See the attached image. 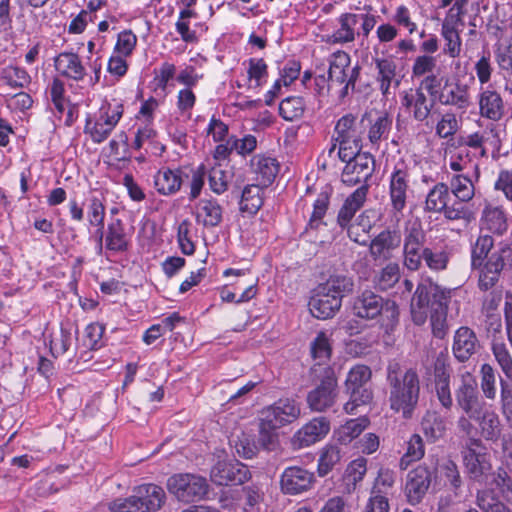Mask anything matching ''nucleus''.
<instances>
[{"label":"nucleus","instance_id":"obj_15","mask_svg":"<svg viewBox=\"0 0 512 512\" xmlns=\"http://www.w3.org/2000/svg\"><path fill=\"white\" fill-rule=\"evenodd\" d=\"M373 164V157L369 153H361L345 165L342 182L348 186L359 185L355 192H360L364 188V183L372 174Z\"/></svg>","mask_w":512,"mask_h":512},{"label":"nucleus","instance_id":"obj_6","mask_svg":"<svg viewBox=\"0 0 512 512\" xmlns=\"http://www.w3.org/2000/svg\"><path fill=\"white\" fill-rule=\"evenodd\" d=\"M166 488L177 501L184 504L201 501L209 492L207 479L194 473H177L170 476Z\"/></svg>","mask_w":512,"mask_h":512},{"label":"nucleus","instance_id":"obj_60","mask_svg":"<svg viewBox=\"0 0 512 512\" xmlns=\"http://www.w3.org/2000/svg\"><path fill=\"white\" fill-rule=\"evenodd\" d=\"M371 370L366 365H356L353 367L347 376L345 385L346 389L363 387L371 378Z\"/></svg>","mask_w":512,"mask_h":512},{"label":"nucleus","instance_id":"obj_4","mask_svg":"<svg viewBox=\"0 0 512 512\" xmlns=\"http://www.w3.org/2000/svg\"><path fill=\"white\" fill-rule=\"evenodd\" d=\"M124 113L122 100H105L98 111L86 118L84 132L94 143L104 142L115 129Z\"/></svg>","mask_w":512,"mask_h":512},{"label":"nucleus","instance_id":"obj_56","mask_svg":"<svg viewBox=\"0 0 512 512\" xmlns=\"http://www.w3.org/2000/svg\"><path fill=\"white\" fill-rule=\"evenodd\" d=\"M391 128V120L385 114L380 115L371 124L368 131V138L371 144L378 145L381 139L386 138Z\"/></svg>","mask_w":512,"mask_h":512},{"label":"nucleus","instance_id":"obj_1","mask_svg":"<svg viewBox=\"0 0 512 512\" xmlns=\"http://www.w3.org/2000/svg\"><path fill=\"white\" fill-rule=\"evenodd\" d=\"M389 407L405 419H410L418 405L420 380L415 369L409 368L399 372L398 364L388 367Z\"/></svg>","mask_w":512,"mask_h":512},{"label":"nucleus","instance_id":"obj_9","mask_svg":"<svg viewBox=\"0 0 512 512\" xmlns=\"http://www.w3.org/2000/svg\"><path fill=\"white\" fill-rule=\"evenodd\" d=\"M457 407L468 418H479V413L487 408L478 391L477 381L470 372L461 374L460 383L455 389Z\"/></svg>","mask_w":512,"mask_h":512},{"label":"nucleus","instance_id":"obj_40","mask_svg":"<svg viewBox=\"0 0 512 512\" xmlns=\"http://www.w3.org/2000/svg\"><path fill=\"white\" fill-rule=\"evenodd\" d=\"M311 356L316 365H325L332 353L329 338L324 332H319L310 344Z\"/></svg>","mask_w":512,"mask_h":512},{"label":"nucleus","instance_id":"obj_7","mask_svg":"<svg viewBox=\"0 0 512 512\" xmlns=\"http://www.w3.org/2000/svg\"><path fill=\"white\" fill-rule=\"evenodd\" d=\"M205 179L203 165L189 172L183 170L161 169L154 177L157 192H177L180 188H190V192H200Z\"/></svg>","mask_w":512,"mask_h":512},{"label":"nucleus","instance_id":"obj_18","mask_svg":"<svg viewBox=\"0 0 512 512\" xmlns=\"http://www.w3.org/2000/svg\"><path fill=\"white\" fill-rule=\"evenodd\" d=\"M460 201H456L458 194H427L426 209L433 212L444 211L449 219H458L463 213V202L469 201L470 194H463Z\"/></svg>","mask_w":512,"mask_h":512},{"label":"nucleus","instance_id":"obj_49","mask_svg":"<svg viewBox=\"0 0 512 512\" xmlns=\"http://www.w3.org/2000/svg\"><path fill=\"white\" fill-rule=\"evenodd\" d=\"M483 225L493 233L502 234L507 228L503 211L499 208H486L483 216Z\"/></svg>","mask_w":512,"mask_h":512},{"label":"nucleus","instance_id":"obj_45","mask_svg":"<svg viewBox=\"0 0 512 512\" xmlns=\"http://www.w3.org/2000/svg\"><path fill=\"white\" fill-rule=\"evenodd\" d=\"M138 43L137 35L130 29H125L117 34L113 52L130 58Z\"/></svg>","mask_w":512,"mask_h":512},{"label":"nucleus","instance_id":"obj_46","mask_svg":"<svg viewBox=\"0 0 512 512\" xmlns=\"http://www.w3.org/2000/svg\"><path fill=\"white\" fill-rule=\"evenodd\" d=\"M425 454L424 442L419 434H413L407 442V450L400 460V468L406 469L411 462L420 460Z\"/></svg>","mask_w":512,"mask_h":512},{"label":"nucleus","instance_id":"obj_33","mask_svg":"<svg viewBox=\"0 0 512 512\" xmlns=\"http://www.w3.org/2000/svg\"><path fill=\"white\" fill-rule=\"evenodd\" d=\"M250 88L259 89L268 79V66L262 58H250L243 63Z\"/></svg>","mask_w":512,"mask_h":512},{"label":"nucleus","instance_id":"obj_57","mask_svg":"<svg viewBox=\"0 0 512 512\" xmlns=\"http://www.w3.org/2000/svg\"><path fill=\"white\" fill-rule=\"evenodd\" d=\"M447 311L448 306H445L430 313L432 333L436 338L444 339L448 333Z\"/></svg>","mask_w":512,"mask_h":512},{"label":"nucleus","instance_id":"obj_5","mask_svg":"<svg viewBox=\"0 0 512 512\" xmlns=\"http://www.w3.org/2000/svg\"><path fill=\"white\" fill-rule=\"evenodd\" d=\"M358 77V67L351 66L350 55L336 51L329 58L327 91L341 99L348 94L349 87H354Z\"/></svg>","mask_w":512,"mask_h":512},{"label":"nucleus","instance_id":"obj_27","mask_svg":"<svg viewBox=\"0 0 512 512\" xmlns=\"http://www.w3.org/2000/svg\"><path fill=\"white\" fill-rule=\"evenodd\" d=\"M359 22V15L343 13L338 18L339 27L327 37L330 44H346L355 40V27Z\"/></svg>","mask_w":512,"mask_h":512},{"label":"nucleus","instance_id":"obj_41","mask_svg":"<svg viewBox=\"0 0 512 512\" xmlns=\"http://www.w3.org/2000/svg\"><path fill=\"white\" fill-rule=\"evenodd\" d=\"M366 194H351L344 202L338 213V223L341 227L348 225L355 213L362 207L365 202Z\"/></svg>","mask_w":512,"mask_h":512},{"label":"nucleus","instance_id":"obj_32","mask_svg":"<svg viewBox=\"0 0 512 512\" xmlns=\"http://www.w3.org/2000/svg\"><path fill=\"white\" fill-rule=\"evenodd\" d=\"M106 249L113 252H124L128 248V238L122 222L117 219L107 227L105 235Z\"/></svg>","mask_w":512,"mask_h":512},{"label":"nucleus","instance_id":"obj_26","mask_svg":"<svg viewBox=\"0 0 512 512\" xmlns=\"http://www.w3.org/2000/svg\"><path fill=\"white\" fill-rule=\"evenodd\" d=\"M309 310L311 314L318 319H328L335 315L341 307V301L338 297L329 296L317 288L316 293L309 301Z\"/></svg>","mask_w":512,"mask_h":512},{"label":"nucleus","instance_id":"obj_23","mask_svg":"<svg viewBox=\"0 0 512 512\" xmlns=\"http://www.w3.org/2000/svg\"><path fill=\"white\" fill-rule=\"evenodd\" d=\"M479 113L482 117L498 121L504 114L501 95L492 86L481 87L478 94Z\"/></svg>","mask_w":512,"mask_h":512},{"label":"nucleus","instance_id":"obj_2","mask_svg":"<svg viewBox=\"0 0 512 512\" xmlns=\"http://www.w3.org/2000/svg\"><path fill=\"white\" fill-rule=\"evenodd\" d=\"M451 291L442 288L429 277H422L411 300V317L416 325H423L429 313L448 306Z\"/></svg>","mask_w":512,"mask_h":512},{"label":"nucleus","instance_id":"obj_8","mask_svg":"<svg viewBox=\"0 0 512 512\" xmlns=\"http://www.w3.org/2000/svg\"><path fill=\"white\" fill-rule=\"evenodd\" d=\"M463 463L470 479L484 482L491 472L490 454L482 441L470 438L462 451Z\"/></svg>","mask_w":512,"mask_h":512},{"label":"nucleus","instance_id":"obj_63","mask_svg":"<svg viewBox=\"0 0 512 512\" xmlns=\"http://www.w3.org/2000/svg\"><path fill=\"white\" fill-rule=\"evenodd\" d=\"M437 58L433 55H419L415 58L412 65V75L421 77L426 74H433L436 68Z\"/></svg>","mask_w":512,"mask_h":512},{"label":"nucleus","instance_id":"obj_16","mask_svg":"<svg viewBox=\"0 0 512 512\" xmlns=\"http://www.w3.org/2000/svg\"><path fill=\"white\" fill-rule=\"evenodd\" d=\"M210 478L219 486L240 485L250 478V472L240 462L218 461L211 469Z\"/></svg>","mask_w":512,"mask_h":512},{"label":"nucleus","instance_id":"obj_28","mask_svg":"<svg viewBox=\"0 0 512 512\" xmlns=\"http://www.w3.org/2000/svg\"><path fill=\"white\" fill-rule=\"evenodd\" d=\"M479 425L481 436L492 442H497L502 433V424L498 414L487 408L479 413V418H473Z\"/></svg>","mask_w":512,"mask_h":512},{"label":"nucleus","instance_id":"obj_62","mask_svg":"<svg viewBox=\"0 0 512 512\" xmlns=\"http://www.w3.org/2000/svg\"><path fill=\"white\" fill-rule=\"evenodd\" d=\"M339 142L337 155L342 162L352 161L356 156L360 155L361 140H337Z\"/></svg>","mask_w":512,"mask_h":512},{"label":"nucleus","instance_id":"obj_47","mask_svg":"<svg viewBox=\"0 0 512 512\" xmlns=\"http://www.w3.org/2000/svg\"><path fill=\"white\" fill-rule=\"evenodd\" d=\"M336 140H361L360 132L356 127V117L351 114L341 117L335 127Z\"/></svg>","mask_w":512,"mask_h":512},{"label":"nucleus","instance_id":"obj_19","mask_svg":"<svg viewBox=\"0 0 512 512\" xmlns=\"http://www.w3.org/2000/svg\"><path fill=\"white\" fill-rule=\"evenodd\" d=\"M401 105L413 114L418 121L425 120L433 107V101L429 100L422 88H410L400 93Z\"/></svg>","mask_w":512,"mask_h":512},{"label":"nucleus","instance_id":"obj_42","mask_svg":"<svg viewBox=\"0 0 512 512\" xmlns=\"http://www.w3.org/2000/svg\"><path fill=\"white\" fill-rule=\"evenodd\" d=\"M476 504L483 512H511L494 494L493 490H479Z\"/></svg>","mask_w":512,"mask_h":512},{"label":"nucleus","instance_id":"obj_14","mask_svg":"<svg viewBox=\"0 0 512 512\" xmlns=\"http://www.w3.org/2000/svg\"><path fill=\"white\" fill-rule=\"evenodd\" d=\"M434 470L425 463L408 472L405 484V495L410 504H418L427 494Z\"/></svg>","mask_w":512,"mask_h":512},{"label":"nucleus","instance_id":"obj_13","mask_svg":"<svg viewBox=\"0 0 512 512\" xmlns=\"http://www.w3.org/2000/svg\"><path fill=\"white\" fill-rule=\"evenodd\" d=\"M330 431V422L325 417H316L297 430L291 437L293 450L309 447L322 440Z\"/></svg>","mask_w":512,"mask_h":512},{"label":"nucleus","instance_id":"obj_36","mask_svg":"<svg viewBox=\"0 0 512 512\" xmlns=\"http://www.w3.org/2000/svg\"><path fill=\"white\" fill-rule=\"evenodd\" d=\"M196 209L197 220L205 226H217L222 220V209L215 201L201 200Z\"/></svg>","mask_w":512,"mask_h":512},{"label":"nucleus","instance_id":"obj_55","mask_svg":"<svg viewBox=\"0 0 512 512\" xmlns=\"http://www.w3.org/2000/svg\"><path fill=\"white\" fill-rule=\"evenodd\" d=\"M492 352L504 375L512 380V356L502 342H493Z\"/></svg>","mask_w":512,"mask_h":512},{"label":"nucleus","instance_id":"obj_48","mask_svg":"<svg viewBox=\"0 0 512 512\" xmlns=\"http://www.w3.org/2000/svg\"><path fill=\"white\" fill-rule=\"evenodd\" d=\"M346 390L350 399L345 403L344 410L348 414L354 413L358 406L368 404L373 398L372 391L366 386Z\"/></svg>","mask_w":512,"mask_h":512},{"label":"nucleus","instance_id":"obj_64","mask_svg":"<svg viewBox=\"0 0 512 512\" xmlns=\"http://www.w3.org/2000/svg\"><path fill=\"white\" fill-rule=\"evenodd\" d=\"M389 509L388 497L382 495L380 491L371 490L363 512H389Z\"/></svg>","mask_w":512,"mask_h":512},{"label":"nucleus","instance_id":"obj_54","mask_svg":"<svg viewBox=\"0 0 512 512\" xmlns=\"http://www.w3.org/2000/svg\"><path fill=\"white\" fill-rule=\"evenodd\" d=\"M457 30H441V36L444 39L443 52L450 58H457L462 51V39Z\"/></svg>","mask_w":512,"mask_h":512},{"label":"nucleus","instance_id":"obj_50","mask_svg":"<svg viewBox=\"0 0 512 512\" xmlns=\"http://www.w3.org/2000/svg\"><path fill=\"white\" fill-rule=\"evenodd\" d=\"M422 256L426 265L434 271L446 269L449 262V253L444 249L424 248Z\"/></svg>","mask_w":512,"mask_h":512},{"label":"nucleus","instance_id":"obj_39","mask_svg":"<svg viewBox=\"0 0 512 512\" xmlns=\"http://www.w3.org/2000/svg\"><path fill=\"white\" fill-rule=\"evenodd\" d=\"M400 279V266L398 263L390 262L383 267L373 278L376 288L387 291L392 288Z\"/></svg>","mask_w":512,"mask_h":512},{"label":"nucleus","instance_id":"obj_24","mask_svg":"<svg viewBox=\"0 0 512 512\" xmlns=\"http://www.w3.org/2000/svg\"><path fill=\"white\" fill-rule=\"evenodd\" d=\"M478 347V338L471 328L462 326L456 330L452 351L458 361L465 362L470 359L476 353Z\"/></svg>","mask_w":512,"mask_h":512},{"label":"nucleus","instance_id":"obj_37","mask_svg":"<svg viewBox=\"0 0 512 512\" xmlns=\"http://www.w3.org/2000/svg\"><path fill=\"white\" fill-rule=\"evenodd\" d=\"M366 471L367 460L365 458L355 459L347 466L343 476L345 491L347 493L355 491L357 484L363 480Z\"/></svg>","mask_w":512,"mask_h":512},{"label":"nucleus","instance_id":"obj_59","mask_svg":"<svg viewBox=\"0 0 512 512\" xmlns=\"http://www.w3.org/2000/svg\"><path fill=\"white\" fill-rule=\"evenodd\" d=\"M72 334L69 330L61 327L50 340V350L54 357H58L66 353L72 345Z\"/></svg>","mask_w":512,"mask_h":512},{"label":"nucleus","instance_id":"obj_3","mask_svg":"<svg viewBox=\"0 0 512 512\" xmlns=\"http://www.w3.org/2000/svg\"><path fill=\"white\" fill-rule=\"evenodd\" d=\"M164 489L154 483L142 484L125 498H117L108 503L110 512H157L166 502Z\"/></svg>","mask_w":512,"mask_h":512},{"label":"nucleus","instance_id":"obj_29","mask_svg":"<svg viewBox=\"0 0 512 512\" xmlns=\"http://www.w3.org/2000/svg\"><path fill=\"white\" fill-rule=\"evenodd\" d=\"M421 428L428 439L436 441L445 435L447 421L439 412L428 410L422 418Z\"/></svg>","mask_w":512,"mask_h":512},{"label":"nucleus","instance_id":"obj_53","mask_svg":"<svg viewBox=\"0 0 512 512\" xmlns=\"http://www.w3.org/2000/svg\"><path fill=\"white\" fill-rule=\"evenodd\" d=\"M440 472L445 484H449L451 489L457 495V491L463 484L457 464L452 460H447L441 465Z\"/></svg>","mask_w":512,"mask_h":512},{"label":"nucleus","instance_id":"obj_38","mask_svg":"<svg viewBox=\"0 0 512 512\" xmlns=\"http://www.w3.org/2000/svg\"><path fill=\"white\" fill-rule=\"evenodd\" d=\"M341 451L335 445H326L322 448L317 464V473L320 477L328 475L341 460Z\"/></svg>","mask_w":512,"mask_h":512},{"label":"nucleus","instance_id":"obj_43","mask_svg":"<svg viewBox=\"0 0 512 512\" xmlns=\"http://www.w3.org/2000/svg\"><path fill=\"white\" fill-rule=\"evenodd\" d=\"M305 102L301 97H287L279 105L280 115L287 121L301 118L305 112Z\"/></svg>","mask_w":512,"mask_h":512},{"label":"nucleus","instance_id":"obj_51","mask_svg":"<svg viewBox=\"0 0 512 512\" xmlns=\"http://www.w3.org/2000/svg\"><path fill=\"white\" fill-rule=\"evenodd\" d=\"M480 387L484 397L488 400H494L496 397V372L490 364H483L480 370Z\"/></svg>","mask_w":512,"mask_h":512},{"label":"nucleus","instance_id":"obj_61","mask_svg":"<svg viewBox=\"0 0 512 512\" xmlns=\"http://www.w3.org/2000/svg\"><path fill=\"white\" fill-rule=\"evenodd\" d=\"M506 263L512 265V249L507 246L493 252L485 266L500 274Z\"/></svg>","mask_w":512,"mask_h":512},{"label":"nucleus","instance_id":"obj_20","mask_svg":"<svg viewBox=\"0 0 512 512\" xmlns=\"http://www.w3.org/2000/svg\"><path fill=\"white\" fill-rule=\"evenodd\" d=\"M253 168V186L259 189H267L274 182L279 165L276 159L264 155H256L252 161Z\"/></svg>","mask_w":512,"mask_h":512},{"label":"nucleus","instance_id":"obj_35","mask_svg":"<svg viewBox=\"0 0 512 512\" xmlns=\"http://www.w3.org/2000/svg\"><path fill=\"white\" fill-rule=\"evenodd\" d=\"M354 283L352 278L344 275L331 276L325 283L318 288L329 296L342 298L353 291Z\"/></svg>","mask_w":512,"mask_h":512},{"label":"nucleus","instance_id":"obj_12","mask_svg":"<svg viewBox=\"0 0 512 512\" xmlns=\"http://www.w3.org/2000/svg\"><path fill=\"white\" fill-rule=\"evenodd\" d=\"M300 414V404L291 398H281L260 412L262 418L278 428L295 422Z\"/></svg>","mask_w":512,"mask_h":512},{"label":"nucleus","instance_id":"obj_30","mask_svg":"<svg viewBox=\"0 0 512 512\" xmlns=\"http://www.w3.org/2000/svg\"><path fill=\"white\" fill-rule=\"evenodd\" d=\"M374 63L377 68L376 80L381 92L386 95L396 77V63L391 57L374 58Z\"/></svg>","mask_w":512,"mask_h":512},{"label":"nucleus","instance_id":"obj_34","mask_svg":"<svg viewBox=\"0 0 512 512\" xmlns=\"http://www.w3.org/2000/svg\"><path fill=\"white\" fill-rule=\"evenodd\" d=\"M368 424L369 421L365 417L350 419L334 432V438L340 444L347 445L357 438L367 428Z\"/></svg>","mask_w":512,"mask_h":512},{"label":"nucleus","instance_id":"obj_52","mask_svg":"<svg viewBox=\"0 0 512 512\" xmlns=\"http://www.w3.org/2000/svg\"><path fill=\"white\" fill-rule=\"evenodd\" d=\"M403 236L404 243L423 245L425 242V232L421 221L418 218L408 219L404 225Z\"/></svg>","mask_w":512,"mask_h":512},{"label":"nucleus","instance_id":"obj_31","mask_svg":"<svg viewBox=\"0 0 512 512\" xmlns=\"http://www.w3.org/2000/svg\"><path fill=\"white\" fill-rule=\"evenodd\" d=\"M278 429V427L260 416L257 439L259 447L268 452L277 451L280 447Z\"/></svg>","mask_w":512,"mask_h":512},{"label":"nucleus","instance_id":"obj_10","mask_svg":"<svg viewBox=\"0 0 512 512\" xmlns=\"http://www.w3.org/2000/svg\"><path fill=\"white\" fill-rule=\"evenodd\" d=\"M337 387L335 372L330 367H325L320 383L307 394L308 407L315 412H325L331 408L338 397Z\"/></svg>","mask_w":512,"mask_h":512},{"label":"nucleus","instance_id":"obj_25","mask_svg":"<svg viewBox=\"0 0 512 512\" xmlns=\"http://www.w3.org/2000/svg\"><path fill=\"white\" fill-rule=\"evenodd\" d=\"M385 308V300L370 290L363 291L353 302V313L362 319H374Z\"/></svg>","mask_w":512,"mask_h":512},{"label":"nucleus","instance_id":"obj_58","mask_svg":"<svg viewBox=\"0 0 512 512\" xmlns=\"http://www.w3.org/2000/svg\"><path fill=\"white\" fill-rule=\"evenodd\" d=\"M494 244L493 238L489 235L479 236L472 249V266L480 267L483 260L488 256Z\"/></svg>","mask_w":512,"mask_h":512},{"label":"nucleus","instance_id":"obj_21","mask_svg":"<svg viewBox=\"0 0 512 512\" xmlns=\"http://www.w3.org/2000/svg\"><path fill=\"white\" fill-rule=\"evenodd\" d=\"M57 73L68 80L83 82L87 77V69L78 54L62 52L54 60Z\"/></svg>","mask_w":512,"mask_h":512},{"label":"nucleus","instance_id":"obj_22","mask_svg":"<svg viewBox=\"0 0 512 512\" xmlns=\"http://www.w3.org/2000/svg\"><path fill=\"white\" fill-rule=\"evenodd\" d=\"M401 244V234L395 230H383L370 243L369 252L373 260L386 261Z\"/></svg>","mask_w":512,"mask_h":512},{"label":"nucleus","instance_id":"obj_44","mask_svg":"<svg viewBox=\"0 0 512 512\" xmlns=\"http://www.w3.org/2000/svg\"><path fill=\"white\" fill-rule=\"evenodd\" d=\"M196 16V12L192 9H182L179 12L175 28L181 39L186 43H195L198 40L196 32L190 29V19L196 18Z\"/></svg>","mask_w":512,"mask_h":512},{"label":"nucleus","instance_id":"obj_17","mask_svg":"<svg viewBox=\"0 0 512 512\" xmlns=\"http://www.w3.org/2000/svg\"><path fill=\"white\" fill-rule=\"evenodd\" d=\"M437 101L442 105L453 106L466 112L472 104L470 87L459 81H446L437 96Z\"/></svg>","mask_w":512,"mask_h":512},{"label":"nucleus","instance_id":"obj_11","mask_svg":"<svg viewBox=\"0 0 512 512\" xmlns=\"http://www.w3.org/2000/svg\"><path fill=\"white\" fill-rule=\"evenodd\" d=\"M316 483L314 472L302 466L286 467L280 476V489L283 494L296 496L310 491Z\"/></svg>","mask_w":512,"mask_h":512}]
</instances>
